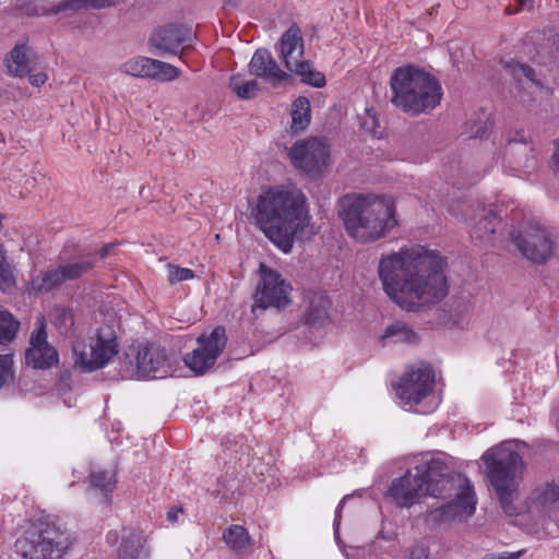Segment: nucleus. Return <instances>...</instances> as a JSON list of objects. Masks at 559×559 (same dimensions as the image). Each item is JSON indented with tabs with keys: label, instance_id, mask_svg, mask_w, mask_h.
<instances>
[{
	"label": "nucleus",
	"instance_id": "f257e3e1",
	"mask_svg": "<svg viewBox=\"0 0 559 559\" xmlns=\"http://www.w3.org/2000/svg\"><path fill=\"white\" fill-rule=\"evenodd\" d=\"M445 267L438 251L413 246L383 257L378 275L384 293L394 304L407 311H417L447 296Z\"/></svg>",
	"mask_w": 559,
	"mask_h": 559
},
{
	"label": "nucleus",
	"instance_id": "f03ea898",
	"mask_svg": "<svg viewBox=\"0 0 559 559\" xmlns=\"http://www.w3.org/2000/svg\"><path fill=\"white\" fill-rule=\"evenodd\" d=\"M251 217L284 253L292 251L296 239H310L318 233L307 197L295 187H272L263 191L257 198Z\"/></svg>",
	"mask_w": 559,
	"mask_h": 559
},
{
	"label": "nucleus",
	"instance_id": "7ed1b4c3",
	"mask_svg": "<svg viewBox=\"0 0 559 559\" xmlns=\"http://www.w3.org/2000/svg\"><path fill=\"white\" fill-rule=\"evenodd\" d=\"M337 214L347 235L360 243L382 239L397 225L395 202L371 193L344 195L338 201Z\"/></svg>",
	"mask_w": 559,
	"mask_h": 559
},
{
	"label": "nucleus",
	"instance_id": "20e7f679",
	"mask_svg": "<svg viewBox=\"0 0 559 559\" xmlns=\"http://www.w3.org/2000/svg\"><path fill=\"white\" fill-rule=\"evenodd\" d=\"M425 475L427 496L444 500L442 516L447 520H466L476 510V497L469 480L455 474L440 460L431 459L418 464Z\"/></svg>",
	"mask_w": 559,
	"mask_h": 559
},
{
	"label": "nucleus",
	"instance_id": "39448f33",
	"mask_svg": "<svg viewBox=\"0 0 559 559\" xmlns=\"http://www.w3.org/2000/svg\"><path fill=\"white\" fill-rule=\"evenodd\" d=\"M392 104L412 116L429 112L441 100V85L431 74L413 66L394 70L391 81Z\"/></svg>",
	"mask_w": 559,
	"mask_h": 559
},
{
	"label": "nucleus",
	"instance_id": "423d86ee",
	"mask_svg": "<svg viewBox=\"0 0 559 559\" xmlns=\"http://www.w3.org/2000/svg\"><path fill=\"white\" fill-rule=\"evenodd\" d=\"M490 484L495 488L503 512L509 516L520 513L515 506L516 477L522 467V459L513 442H502L483 454Z\"/></svg>",
	"mask_w": 559,
	"mask_h": 559
},
{
	"label": "nucleus",
	"instance_id": "0eeeda50",
	"mask_svg": "<svg viewBox=\"0 0 559 559\" xmlns=\"http://www.w3.org/2000/svg\"><path fill=\"white\" fill-rule=\"evenodd\" d=\"M73 543L68 530L53 522H43L17 538L15 549L23 559H61Z\"/></svg>",
	"mask_w": 559,
	"mask_h": 559
},
{
	"label": "nucleus",
	"instance_id": "6e6552de",
	"mask_svg": "<svg viewBox=\"0 0 559 559\" xmlns=\"http://www.w3.org/2000/svg\"><path fill=\"white\" fill-rule=\"evenodd\" d=\"M304 52L301 31L297 25H292L281 37L280 57L287 70L301 76L302 82L322 87L325 84L324 75L314 71L309 61L302 60Z\"/></svg>",
	"mask_w": 559,
	"mask_h": 559
},
{
	"label": "nucleus",
	"instance_id": "1a4fd4ad",
	"mask_svg": "<svg viewBox=\"0 0 559 559\" xmlns=\"http://www.w3.org/2000/svg\"><path fill=\"white\" fill-rule=\"evenodd\" d=\"M74 365L84 372L102 369L118 354V343L111 333L103 330L87 342L78 341L73 345Z\"/></svg>",
	"mask_w": 559,
	"mask_h": 559
},
{
	"label": "nucleus",
	"instance_id": "9d476101",
	"mask_svg": "<svg viewBox=\"0 0 559 559\" xmlns=\"http://www.w3.org/2000/svg\"><path fill=\"white\" fill-rule=\"evenodd\" d=\"M293 165L311 176L321 175L329 165L330 145L321 138L295 142L288 151Z\"/></svg>",
	"mask_w": 559,
	"mask_h": 559
},
{
	"label": "nucleus",
	"instance_id": "9b49d317",
	"mask_svg": "<svg viewBox=\"0 0 559 559\" xmlns=\"http://www.w3.org/2000/svg\"><path fill=\"white\" fill-rule=\"evenodd\" d=\"M123 371L129 378L163 377L169 371L167 355L157 346H139L126 355Z\"/></svg>",
	"mask_w": 559,
	"mask_h": 559
},
{
	"label": "nucleus",
	"instance_id": "f8f14e48",
	"mask_svg": "<svg viewBox=\"0 0 559 559\" xmlns=\"http://www.w3.org/2000/svg\"><path fill=\"white\" fill-rule=\"evenodd\" d=\"M435 373L425 364L411 366L400 378L396 384V395L411 407L419 405L433 391Z\"/></svg>",
	"mask_w": 559,
	"mask_h": 559
},
{
	"label": "nucleus",
	"instance_id": "ddd939ff",
	"mask_svg": "<svg viewBox=\"0 0 559 559\" xmlns=\"http://www.w3.org/2000/svg\"><path fill=\"white\" fill-rule=\"evenodd\" d=\"M261 280L254 294L252 311L257 309L265 310L269 307L284 308L289 302L292 287L280 273L270 269L265 264L260 265Z\"/></svg>",
	"mask_w": 559,
	"mask_h": 559
},
{
	"label": "nucleus",
	"instance_id": "4468645a",
	"mask_svg": "<svg viewBox=\"0 0 559 559\" xmlns=\"http://www.w3.org/2000/svg\"><path fill=\"white\" fill-rule=\"evenodd\" d=\"M193 40L194 33L192 28L186 25L171 24L156 29L150 37V45L160 56H179L183 60L192 48Z\"/></svg>",
	"mask_w": 559,
	"mask_h": 559
},
{
	"label": "nucleus",
	"instance_id": "2eb2a0df",
	"mask_svg": "<svg viewBox=\"0 0 559 559\" xmlns=\"http://www.w3.org/2000/svg\"><path fill=\"white\" fill-rule=\"evenodd\" d=\"M225 329L217 326L210 335H201L198 338V347L185 357L186 365L197 374H203L222 354L226 345Z\"/></svg>",
	"mask_w": 559,
	"mask_h": 559
},
{
	"label": "nucleus",
	"instance_id": "dca6fc26",
	"mask_svg": "<svg viewBox=\"0 0 559 559\" xmlns=\"http://www.w3.org/2000/svg\"><path fill=\"white\" fill-rule=\"evenodd\" d=\"M511 236L518 249L533 262L543 263L552 254L550 233L538 223H531L519 235Z\"/></svg>",
	"mask_w": 559,
	"mask_h": 559
},
{
	"label": "nucleus",
	"instance_id": "f3484780",
	"mask_svg": "<svg viewBox=\"0 0 559 559\" xmlns=\"http://www.w3.org/2000/svg\"><path fill=\"white\" fill-rule=\"evenodd\" d=\"M95 266L93 260H84L71 262L60 265L56 269H50L41 272L31 281V290L36 293H47L60 286L67 281H72L81 277Z\"/></svg>",
	"mask_w": 559,
	"mask_h": 559
},
{
	"label": "nucleus",
	"instance_id": "a211bd4d",
	"mask_svg": "<svg viewBox=\"0 0 559 559\" xmlns=\"http://www.w3.org/2000/svg\"><path fill=\"white\" fill-rule=\"evenodd\" d=\"M120 71L128 75L158 82H170L180 76V70L175 66L143 56L128 59L120 66Z\"/></svg>",
	"mask_w": 559,
	"mask_h": 559
},
{
	"label": "nucleus",
	"instance_id": "6ab92c4d",
	"mask_svg": "<svg viewBox=\"0 0 559 559\" xmlns=\"http://www.w3.org/2000/svg\"><path fill=\"white\" fill-rule=\"evenodd\" d=\"M29 345L25 353L27 365L35 369H46L58 362V353L47 341L46 324L43 318H38L36 321Z\"/></svg>",
	"mask_w": 559,
	"mask_h": 559
},
{
	"label": "nucleus",
	"instance_id": "aec40b11",
	"mask_svg": "<svg viewBox=\"0 0 559 559\" xmlns=\"http://www.w3.org/2000/svg\"><path fill=\"white\" fill-rule=\"evenodd\" d=\"M414 469L395 479L390 488V496L400 507H411L427 497L425 475H419L418 465Z\"/></svg>",
	"mask_w": 559,
	"mask_h": 559
},
{
	"label": "nucleus",
	"instance_id": "412c9836",
	"mask_svg": "<svg viewBox=\"0 0 559 559\" xmlns=\"http://www.w3.org/2000/svg\"><path fill=\"white\" fill-rule=\"evenodd\" d=\"M528 510L547 515L559 512V479L535 487L530 495Z\"/></svg>",
	"mask_w": 559,
	"mask_h": 559
},
{
	"label": "nucleus",
	"instance_id": "4be33fe9",
	"mask_svg": "<svg viewBox=\"0 0 559 559\" xmlns=\"http://www.w3.org/2000/svg\"><path fill=\"white\" fill-rule=\"evenodd\" d=\"M249 71L273 84L285 81L288 75L283 71L267 49H258L249 62Z\"/></svg>",
	"mask_w": 559,
	"mask_h": 559
},
{
	"label": "nucleus",
	"instance_id": "5701e85b",
	"mask_svg": "<svg viewBox=\"0 0 559 559\" xmlns=\"http://www.w3.org/2000/svg\"><path fill=\"white\" fill-rule=\"evenodd\" d=\"M8 73L22 78L31 73L36 64V55L25 44H16L5 57Z\"/></svg>",
	"mask_w": 559,
	"mask_h": 559
},
{
	"label": "nucleus",
	"instance_id": "b1692460",
	"mask_svg": "<svg viewBox=\"0 0 559 559\" xmlns=\"http://www.w3.org/2000/svg\"><path fill=\"white\" fill-rule=\"evenodd\" d=\"M516 136L509 140L504 158L515 169H527L533 166V150L526 142L524 132H516Z\"/></svg>",
	"mask_w": 559,
	"mask_h": 559
},
{
	"label": "nucleus",
	"instance_id": "393cba45",
	"mask_svg": "<svg viewBox=\"0 0 559 559\" xmlns=\"http://www.w3.org/2000/svg\"><path fill=\"white\" fill-rule=\"evenodd\" d=\"M502 213V210L479 209L473 217L471 234L479 239H489L501 225Z\"/></svg>",
	"mask_w": 559,
	"mask_h": 559
},
{
	"label": "nucleus",
	"instance_id": "a878e982",
	"mask_svg": "<svg viewBox=\"0 0 559 559\" xmlns=\"http://www.w3.org/2000/svg\"><path fill=\"white\" fill-rule=\"evenodd\" d=\"M329 307L330 300L325 295L321 293L313 294L306 312L307 323L314 326L323 325L329 320Z\"/></svg>",
	"mask_w": 559,
	"mask_h": 559
},
{
	"label": "nucleus",
	"instance_id": "bb28decb",
	"mask_svg": "<svg viewBox=\"0 0 559 559\" xmlns=\"http://www.w3.org/2000/svg\"><path fill=\"white\" fill-rule=\"evenodd\" d=\"M223 540L234 551L243 554L251 545L248 531L241 525H230L223 533Z\"/></svg>",
	"mask_w": 559,
	"mask_h": 559
},
{
	"label": "nucleus",
	"instance_id": "cd10ccee",
	"mask_svg": "<svg viewBox=\"0 0 559 559\" xmlns=\"http://www.w3.org/2000/svg\"><path fill=\"white\" fill-rule=\"evenodd\" d=\"M144 546V538L140 533L123 530L122 542L119 547L120 559H136Z\"/></svg>",
	"mask_w": 559,
	"mask_h": 559
},
{
	"label": "nucleus",
	"instance_id": "c85d7f7f",
	"mask_svg": "<svg viewBox=\"0 0 559 559\" xmlns=\"http://www.w3.org/2000/svg\"><path fill=\"white\" fill-rule=\"evenodd\" d=\"M20 329V321L14 316L0 306V345H8L12 343Z\"/></svg>",
	"mask_w": 559,
	"mask_h": 559
},
{
	"label": "nucleus",
	"instance_id": "c756f323",
	"mask_svg": "<svg viewBox=\"0 0 559 559\" xmlns=\"http://www.w3.org/2000/svg\"><path fill=\"white\" fill-rule=\"evenodd\" d=\"M310 122V103L306 97L297 98L292 108V130L304 131Z\"/></svg>",
	"mask_w": 559,
	"mask_h": 559
},
{
	"label": "nucleus",
	"instance_id": "7c9ffc66",
	"mask_svg": "<svg viewBox=\"0 0 559 559\" xmlns=\"http://www.w3.org/2000/svg\"><path fill=\"white\" fill-rule=\"evenodd\" d=\"M229 87L241 99L253 98L259 90L255 79L245 80L241 74H235L230 78Z\"/></svg>",
	"mask_w": 559,
	"mask_h": 559
},
{
	"label": "nucleus",
	"instance_id": "2f4dec72",
	"mask_svg": "<svg viewBox=\"0 0 559 559\" xmlns=\"http://www.w3.org/2000/svg\"><path fill=\"white\" fill-rule=\"evenodd\" d=\"M90 480L94 489L108 496L116 487V473L114 469L94 471L90 476Z\"/></svg>",
	"mask_w": 559,
	"mask_h": 559
},
{
	"label": "nucleus",
	"instance_id": "473e14b6",
	"mask_svg": "<svg viewBox=\"0 0 559 559\" xmlns=\"http://www.w3.org/2000/svg\"><path fill=\"white\" fill-rule=\"evenodd\" d=\"M16 287V280L11 267L10 262L7 258V251L2 245H0V289L3 293L10 294Z\"/></svg>",
	"mask_w": 559,
	"mask_h": 559
},
{
	"label": "nucleus",
	"instance_id": "72a5a7b5",
	"mask_svg": "<svg viewBox=\"0 0 559 559\" xmlns=\"http://www.w3.org/2000/svg\"><path fill=\"white\" fill-rule=\"evenodd\" d=\"M383 340H392L394 343L412 344L417 341V335L406 324L395 322L385 329Z\"/></svg>",
	"mask_w": 559,
	"mask_h": 559
},
{
	"label": "nucleus",
	"instance_id": "f704fd0d",
	"mask_svg": "<svg viewBox=\"0 0 559 559\" xmlns=\"http://www.w3.org/2000/svg\"><path fill=\"white\" fill-rule=\"evenodd\" d=\"M167 280L170 284H177L194 278L195 274L191 269L181 267L171 263L167 264Z\"/></svg>",
	"mask_w": 559,
	"mask_h": 559
},
{
	"label": "nucleus",
	"instance_id": "c9c22d12",
	"mask_svg": "<svg viewBox=\"0 0 559 559\" xmlns=\"http://www.w3.org/2000/svg\"><path fill=\"white\" fill-rule=\"evenodd\" d=\"M13 357L11 354H0V386L13 377Z\"/></svg>",
	"mask_w": 559,
	"mask_h": 559
},
{
	"label": "nucleus",
	"instance_id": "e433bc0d",
	"mask_svg": "<svg viewBox=\"0 0 559 559\" xmlns=\"http://www.w3.org/2000/svg\"><path fill=\"white\" fill-rule=\"evenodd\" d=\"M508 67L510 68L511 70V74L520 80L521 76H524L526 78L528 81H534V70L527 66V64H524V63H520V62H511L508 64Z\"/></svg>",
	"mask_w": 559,
	"mask_h": 559
},
{
	"label": "nucleus",
	"instance_id": "4c0bfd02",
	"mask_svg": "<svg viewBox=\"0 0 559 559\" xmlns=\"http://www.w3.org/2000/svg\"><path fill=\"white\" fill-rule=\"evenodd\" d=\"M361 127L369 133H377L379 121L376 111L372 108L366 109L365 115L361 118Z\"/></svg>",
	"mask_w": 559,
	"mask_h": 559
},
{
	"label": "nucleus",
	"instance_id": "58836bf2",
	"mask_svg": "<svg viewBox=\"0 0 559 559\" xmlns=\"http://www.w3.org/2000/svg\"><path fill=\"white\" fill-rule=\"evenodd\" d=\"M63 9L72 10V11L86 10V9H88V1L87 0H67L63 3Z\"/></svg>",
	"mask_w": 559,
	"mask_h": 559
},
{
	"label": "nucleus",
	"instance_id": "ea45409f",
	"mask_svg": "<svg viewBox=\"0 0 559 559\" xmlns=\"http://www.w3.org/2000/svg\"><path fill=\"white\" fill-rule=\"evenodd\" d=\"M88 9L100 10L116 4V0H87Z\"/></svg>",
	"mask_w": 559,
	"mask_h": 559
},
{
	"label": "nucleus",
	"instance_id": "a19ab883",
	"mask_svg": "<svg viewBox=\"0 0 559 559\" xmlns=\"http://www.w3.org/2000/svg\"><path fill=\"white\" fill-rule=\"evenodd\" d=\"M47 79H48V76L44 72H38V73H35V74H31L29 78H28L29 83L33 86H36V87H39V86L44 85L46 83Z\"/></svg>",
	"mask_w": 559,
	"mask_h": 559
},
{
	"label": "nucleus",
	"instance_id": "79ce46f5",
	"mask_svg": "<svg viewBox=\"0 0 559 559\" xmlns=\"http://www.w3.org/2000/svg\"><path fill=\"white\" fill-rule=\"evenodd\" d=\"M466 207V204L463 203V202H455L454 204L450 205L449 207V213L455 217V218H461V214L463 212V210Z\"/></svg>",
	"mask_w": 559,
	"mask_h": 559
},
{
	"label": "nucleus",
	"instance_id": "37998d69",
	"mask_svg": "<svg viewBox=\"0 0 559 559\" xmlns=\"http://www.w3.org/2000/svg\"><path fill=\"white\" fill-rule=\"evenodd\" d=\"M183 512L182 508H173L167 513V519L170 523H178L179 514Z\"/></svg>",
	"mask_w": 559,
	"mask_h": 559
},
{
	"label": "nucleus",
	"instance_id": "c03bdc74",
	"mask_svg": "<svg viewBox=\"0 0 559 559\" xmlns=\"http://www.w3.org/2000/svg\"><path fill=\"white\" fill-rule=\"evenodd\" d=\"M348 498V496H345L338 503L337 508H336V511H335V521H334V524L335 526L337 527L338 526V523H340V519H341V512L343 510V507H344V503H345V500Z\"/></svg>",
	"mask_w": 559,
	"mask_h": 559
},
{
	"label": "nucleus",
	"instance_id": "a18cd8bd",
	"mask_svg": "<svg viewBox=\"0 0 559 559\" xmlns=\"http://www.w3.org/2000/svg\"><path fill=\"white\" fill-rule=\"evenodd\" d=\"M116 247V243L114 242H110V243H107L106 246H104L100 250H99V255L100 258L105 259L109 255L110 251Z\"/></svg>",
	"mask_w": 559,
	"mask_h": 559
},
{
	"label": "nucleus",
	"instance_id": "49530a36",
	"mask_svg": "<svg viewBox=\"0 0 559 559\" xmlns=\"http://www.w3.org/2000/svg\"><path fill=\"white\" fill-rule=\"evenodd\" d=\"M106 538H107V542H108L109 544H112V545H114V544H116V543L118 542V539H119V534H118V532H117V531H110V532L107 534V537H106Z\"/></svg>",
	"mask_w": 559,
	"mask_h": 559
},
{
	"label": "nucleus",
	"instance_id": "de8ad7c7",
	"mask_svg": "<svg viewBox=\"0 0 559 559\" xmlns=\"http://www.w3.org/2000/svg\"><path fill=\"white\" fill-rule=\"evenodd\" d=\"M487 130H488V126L485 124L484 127H480L477 131H475L472 136L473 138H484L487 133Z\"/></svg>",
	"mask_w": 559,
	"mask_h": 559
},
{
	"label": "nucleus",
	"instance_id": "09e8293b",
	"mask_svg": "<svg viewBox=\"0 0 559 559\" xmlns=\"http://www.w3.org/2000/svg\"><path fill=\"white\" fill-rule=\"evenodd\" d=\"M411 559H429V558L423 551H419V552H412Z\"/></svg>",
	"mask_w": 559,
	"mask_h": 559
},
{
	"label": "nucleus",
	"instance_id": "8fccbe9b",
	"mask_svg": "<svg viewBox=\"0 0 559 559\" xmlns=\"http://www.w3.org/2000/svg\"><path fill=\"white\" fill-rule=\"evenodd\" d=\"M552 157L555 163L559 165V142H556V151Z\"/></svg>",
	"mask_w": 559,
	"mask_h": 559
},
{
	"label": "nucleus",
	"instance_id": "3c124183",
	"mask_svg": "<svg viewBox=\"0 0 559 559\" xmlns=\"http://www.w3.org/2000/svg\"><path fill=\"white\" fill-rule=\"evenodd\" d=\"M433 408H435V406H432L431 408H428V409H420L418 412L421 413V414H425V413L431 412Z\"/></svg>",
	"mask_w": 559,
	"mask_h": 559
},
{
	"label": "nucleus",
	"instance_id": "603ef678",
	"mask_svg": "<svg viewBox=\"0 0 559 559\" xmlns=\"http://www.w3.org/2000/svg\"><path fill=\"white\" fill-rule=\"evenodd\" d=\"M519 9H515V10H511L510 8H507L506 11L509 13V14H513V13H516Z\"/></svg>",
	"mask_w": 559,
	"mask_h": 559
}]
</instances>
